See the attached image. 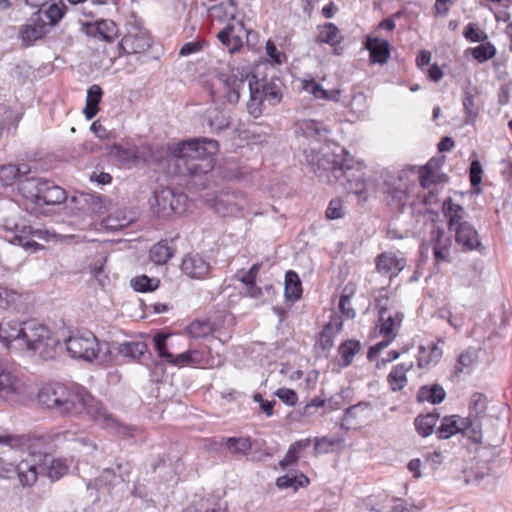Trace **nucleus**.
<instances>
[{
	"mask_svg": "<svg viewBox=\"0 0 512 512\" xmlns=\"http://www.w3.org/2000/svg\"><path fill=\"white\" fill-rule=\"evenodd\" d=\"M343 37L338 27L331 22L325 23L319 28V33L316 41L319 43H326L331 46H336L341 43Z\"/></svg>",
	"mask_w": 512,
	"mask_h": 512,
	"instance_id": "obj_40",
	"label": "nucleus"
},
{
	"mask_svg": "<svg viewBox=\"0 0 512 512\" xmlns=\"http://www.w3.org/2000/svg\"><path fill=\"white\" fill-rule=\"evenodd\" d=\"M467 51H469L472 57L479 63H484L496 55L495 46L491 42L487 41L481 42L480 45L469 48Z\"/></svg>",
	"mask_w": 512,
	"mask_h": 512,
	"instance_id": "obj_46",
	"label": "nucleus"
},
{
	"mask_svg": "<svg viewBox=\"0 0 512 512\" xmlns=\"http://www.w3.org/2000/svg\"><path fill=\"white\" fill-rule=\"evenodd\" d=\"M413 367V363L408 364L401 363L397 364L392 368L387 376V382L390 385V389L394 392L402 390L407 384L406 373Z\"/></svg>",
	"mask_w": 512,
	"mask_h": 512,
	"instance_id": "obj_28",
	"label": "nucleus"
},
{
	"mask_svg": "<svg viewBox=\"0 0 512 512\" xmlns=\"http://www.w3.org/2000/svg\"><path fill=\"white\" fill-rule=\"evenodd\" d=\"M352 294L353 291L351 290L348 293V286H346L339 299V309L343 313V315H345L348 319H353L356 316V311L350 305V299Z\"/></svg>",
	"mask_w": 512,
	"mask_h": 512,
	"instance_id": "obj_62",
	"label": "nucleus"
},
{
	"mask_svg": "<svg viewBox=\"0 0 512 512\" xmlns=\"http://www.w3.org/2000/svg\"><path fill=\"white\" fill-rule=\"evenodd\" d=\"M260 66L253 73L239 71L230 74L220 73L217 82L224 90L223 98L229 104H236L240 99V90L248 81L249 100L246 104L249 115L254 118L261 117L268 108L275 107L283 99L284 83L278 76L268 77L262 74Z\"/></svg>",
	"mask_w": 512,
	"mask_h": 512,
	"instance_id": "obj_2",
	"label": "nucleus"
},
{
	"mask_svg": "<svg viewBox=\"0 0 512 512\" xmlns=\"http://www.w3.org/2000/svg\"><path fill=\"white\" fill-rule=\"evenodd\" d=\"M217 38L231 53L239 51L243 46L242 38L235 34V26L230 23L218 32Z\"/></svg>",
	"mask_w": 512,
	"mask_h": 512,
	"instance_id": "obj_30",
	"label": "nucleus"
},
{
	"mask_svg": "<svg viewBox=\"0 0 512 512\" xmlns=\"http://www.w3.org/2000/svg\"><path fill=\"white\" fill-rule=\"evenodd\" d=\"M443 213L447 218L449 232L451 233L454 228L462 223H469L465 220L466 210L460 204L454 203L452 198H447L443 202Z\"/></svg>",
	"mask_w": 512,
	"mask_h": 512,
	"instance_id": "obj_26",
	"label": "nucleus"
},
{
	"mask_svg": "<svg viewBox=\"0 0 512 512\" xmlns=\"http://www.w3.org/2000/svg\"><path fill=\"white\" fill-rule=\"evenodd\" d=\"M49 32L48 24L43 20L41 11L33 12L29 23L21 29L22 39L24 41H35L44 38Z\"/></svg>",
	"mask_w": 512,
	"mask_h": 512,
	"instance_id": "obj_24",
	"label": "nucleus"
},
{
	"mask_svg": "<svg viewBox=\"0 0 512 512\" xmlns=\"http://www.w3.org/2000/svg\"><path fill=\"white\" fill-rule=\"evenodd\" d=\"M309 445V439L299 440L291 444L284 458L279 462L280 467L285 470L289 466L296 464L300 458V451L306 449Z\"/></svg>",
	"mask_w": 512,
	"mask_h": 512,
	"instance_id": "obj_41",
	"label": "nucleus"
},
{
	"mask_svg": "<svg viewBox=\"0 0 512 512\" xmlns=\"http://www.w3.org/2000/svg\"><path fill=\"white\" fill-rule=\"evenodd\" d=\"M224 442L233 455L246 456L252 448L251 440L248 437H227L224 438Z\"/></svg>",
	"mask_w": 512,
	"mask_h": 512,
	"instance_id": "obj_43",
	"label": "nucleus"
},
{
	"mask_svg": "<svg viewBox=\"0 0 512 512\" xmlns=\"http://www.w3.org/2000/svg\"><path fill=\"white\" fill-rule=\"evenodd\" d=\"M19 194L36 206L59 205L67 199L66 191L54 181L39 177H25L18 184Z\"/></svg>",
	"mask_w": 512,
	"mask_h": 512,
	"instance_id": "obj_6",
	"label": "nucleus"
},
{
	"mask_svg": "<svg viewBox=\"0 0 512 512\" xmlns=\"http://www.w3.org/2000/svg\"><path fill=\"white\" fill-rule=\"evenodd\" d=\"M295 134L309 142H322L328 139L330 130L321 121L303 119L295 123Z\"/></svg>",
	"mask_w": 512,
	"mask_h": 512,
	"instance_id": "obj_20",
	"label": "nucleus"
},
{
	"mask_svg": "<svg viewBox=\"0 0 512 512\" xmlns=\"http://www.w3.org/2000/svg\"><path fill=\"white\" fill-rule=\"evenodd\" d=\"M203 359V354L199 350H187L178 355L172 356L171 360H169V365L176 367H185L189 365L201 364Z\"/></svg>",
	"mask_w": 512,
	"mask_h": 512,
	"instance_id": "obj_42",
	"label": "nucleus"
},
{
	"mask_svg": "<svg viewBox=\"0 0 512 512\" xmlns=\"http://www.w3.org/2000/svg\"><path fill=\"white\" fill-rule=\"evenodd\" d=\"M79 402L76 414L82 409L87 415L98 425L104 429L114 431L117 435L124 438H133L136 428L120 423L111 413H109L104 405L95 399L84 387L79 388Z\"/></svg>",
	"mask_w": 512,
	"mask_h": 512,
	"instance_id": "obj_8",
	"label": "nucleus"
},
{
	"mask_svg": "<svg viewBox=\"0 0 512 512\" xmlns=\"http://www.w3.org/2000/svg\"><path fill=\"white\" fill-rule=\"evenodd\" d=\"M474 364L473 353L466 351L459 355L457 363L454 367V375L457 376L460 373H470L471 367Z\"/></svg>",
	"mask_w": 512,
	"mask_h": 512,
	"instance_id": "obj_56",
	"label": "nucleus"
},
{
	"mask_svg": "<svg viewBox=\"0 0 512 512\" xmlns=\"http://www.w3.org/2000/svg\"><path fill=\"white\" fill-rule=\"evenodd\" d=\"M187 200V195L182 192H175L169 187L162 188L154 192L151 209L158 218L168 219L186 212Z\"/></svg>",
	"mask_w": 512,
	"mask_h": 512,
	"instance_id": "obj_9",
	"label": "nucleus"
},
{
	"mask_svg": "<svg viewBox=\"0 0 512 512\" xmlns=\"http://www.w3.org/2000/svg\"><path fill=\"white\" fill-rule=\"evenodd\" d=\"M363 43L369 52L370 63L380 65L387 63L391 54V45L388 40L367 36Z\"/></svg>",
	"mask_w": 512,
	"mask_h": 512,
	"instance_id": "obj_23",
	"label": "nucleus"
},
{
	"mask_svg": "<svg viewBox=\"0 0 512 512\" xmlns=\"http://www.w3.org/2000/svg\"><path fill=\"white\" fill-rule=\"evenodd\" d=\"M308 163L316 176L326 175L329 182L333 177L336 181H341L348 193L358 195L364 202L367 200L364 164L361 161H356L345 148H340L339 154L323 153L311 148Z\"/></svg>",
	"mask_w": 512,
	"mask_h": 512,
	"instance_id": "obj_3",
	"label": "nucleus"
},
{
	"mask_svg": "<svg viewBox=\"0 0 512 512\" xmlns=\"http://www.w3.org/2000/svg\"><path fill=\"white\" fill-rule=\"evenodd\" d=\"M342 329V322L332 321L328 322L320 333L318 345L323 351H329L334 345V338Z\"/></svg>",
	"mask_w": 512,
	"mask_h": 512,
	"instance_id": "obj_36",
	"label": "nucleus"
},
{
	"mask_svg": "<svg viewBox=\"0 0 512 512\" xmlns=\"http://www.w3.org/2000/svg\"><path fill=\"white\" fill-rule=\"evenodd\" d=\"M170 337V334L164 331H158L153 336V345L154 350L158 355V360L153 359L152 357L148 359V362L151 364L150 374L151 377L158 380L165 373V365L169 364V360H171L173 353L169 351L167 346V340Z\"/></svg>",
	"mask_w": 512,
	"mask_h": 512,
	"instance_id": "obj_14",
	"label": "nucleus"
},
{
	"mask_svg": "<svg viewBox=\"0 0 512 512\" xmlns=\"http://www.w3.org/2000/svg\"><path fill=\"white\" fill-rule=\"evenodd\" d=\"M462 103L465 112V123L473 124L478 116V110L475 106L474 96L471 92H465Z\"/></svg>",
	"mask_w": 512,
	"mask_h": 512,
	"instance_id": "obj_55",
	"label": "nucleus"
},
{
	"mask_svg": "<svg viewBox=\"0 0 512 512\" xmlns=\"http://www.w3.org/2000/svg\"><path fill=\"white\" fill-rule=\"evenodd\" d=\"M208 125L214 132H221L230 125L228 117L222 111H216L209 117Z\"/></svg>",
	"mask_w": 512,
	"mask_h": 512,
	"instance_id": "obj_60",
	"label": "nucleus"
},
{
	"mask_svg": "<svg viewBox=\"0 0 512 512\" xmlns=\"http://www.w3.org/2000/svg\"><path fill=\"white\" fill-rule=\"evenodd\" d=\"M119 47L126 54H138L151 47V39L147 34L142 32L127 34L121 39Z\"/></svg>",
	"mask_w": 512,
	"mask_h": 512,
	"instance_id": "obj_25",
	"label": "nucleus"
},
{
	"mask_svg": "<svg viewBox=\"0 0 512 512\" xmlns=\"http://www.w3.org/2000/svg\"><path fill=\"white\" fill-rule=\"evenodd\" d=\"M445 397L446 392L444 388L439 384L421 386L417 392L418 402L427 401L433 405L443 402Z\"/></svg>",
	"mask_w": 512,
	"mask_h": 512,
	"instance_id": "obj_29",
	"label": "nucleus"
},
{
	"mask_svg": "<svg viewBox=\"0 0 512 512\" xmlns=\"http://www.w3.org/2000/svg\"><path fill=\"white\" fill-rule=\"evenodd\" d=\"M34 466L36 477L39 474H46L52 481H57L68 472V466L65 460L54 458L51 454H40L37 463H29Z\"/></svg>",
	"mask_w": 512,
	"mask_h": 512,
	"instance_id": "obj_16",
	"label": "nucleus"
},
{
	"mask_svg": "<svg viewBox=\"0 0 512 512\" xmlns=\"http://www.w3.org/2000/svg\"><path fill=\"white\" fill-rule=\"evenodd\" d=\"M25 391L24 380L9 366L8 362L0 358V398L7 401L14 400Z\"/></svg>",
	"mask_w": 512,
	"mask_h": 512,
	"instance_id": "obj_13",
	"label": "nucleus"
},
{
	"mask_svg": "<svg viewBox=\"0 0 512 512\" xmlns=\"http://www.w3.org/2000/svg\"><path fill=\"white\" fill-rule=\"evenodd\" d=\"M439 417L440 415L436 410L424 415H418L414 420L416 432L422 437L430 436L435 429Z\"/></svg>",
	"mask_w": 512,
	"mask_h": 512,
	"instance_id": "obj_31",
	"label": "nucleus"
},
{
	"mask_svg": "<svg viewBox=\"0 0 512 512\" xmlns=\"http://www.w3.org/2000/svg\"><path fill=\"white\" fill-rule=\"evenodd\" d=\"M248 207L246 195L234 189H223L216 196L212 204L215 212L223 217L242 216Z\"/></svg>",
	"mask_w": 512,
	"mask_h": 512,
	"instance_id": "obj_10",
	"label": "nucleus"
},
{
	"mask_svg": "<svg viewBox=\"0 0 512 512\" xmlns=\"http://www.w3.org/2000/svg\"><path fill=\"white\" fill-rule=\"evenodd\" d=\"M464 38L472 43H481L488 40V35L481 30L477 23H468L463 30Z\"/></svg>",
	"mask_w": 512,
	"mask_h": 512,
	"instance_id": "obj_52",
	"label": "nucleus"
},
{
	"mask_svg": "<svg viewBox=\"0 0 512 512\" xmlns=\"http://www.w3.org/2000/svg\"><path fill=\"white\" fill-rule=\"evenodd\" d=\"M187 332L192 338H203L210 332V327L206 322L193 321L187 327Z\"/></svg>",
	"mask_w": 512,
	"mask_h": 512,
	"instance_id": "obj_63",
	"label": "nucleus"
},
{
	"mask_svg": "<svg viewBox=\"0 0 512 512\" xmlns=\"http://www.w3.org/2000/svg\"><path fill=\"white\" fill-rule=\"evenodd\" d=\"M0 445L22 450L27 445V439L23 435L3 434L0 435Z\"/></svg>",
	"mask_w": 512,
	"mask_h": 512,
	"instance_id": "obj_57",
	"label": "nucleus"
},
{
	"mask_svg": "<svg viewBox=\"0 0 512 512\" xmlns=\"http://www.w3.org/2000/svg\"><path fill=\"white\" fill-rule=\"evenodd\" d=\"M442 354V349L435 343L431 344L428 348L420 346L418 353V366L420 368H425L430 365H435L441 359Z\"/></svg>",
	"mask_w": 512,
	"mask_h": 512,
	"instance_id": "obj_38",
	"label": "nucleus"
},
{
	"mask_svg": "<svg viewBox=\"0 0 512 512\" xmlns=\"http://www.w3.org/2000/svg\"><path fill=\"white\" fill-rule=\"evenodd\" d=\"M64 344L71 358L88 362L98 359L101 363L111 360L110 342L98 341L91 331H77L65 339Z\"/></svg>",
	"mask_w": 512,
	"mask_h": 512,
	"instance_id": "obj_5",
	"label": "nucleus"
},
{
	"mask_svg": "<svg viewBox=\"0 0 512 512\" xmlns=\"http://www.w3.org/2000/svg\"><path fill=\"white\" fill-rule=\"evenodd\" d=\"M111 346V360L114 361L118 356L122 357L128 362H138L151 369V364L148 359L151 358V352L148 345L143 341H124L122 343L110 342Z\"/></svg>",
	"mask_w": 512,
	"mask_h": 512,
	"instance_id": "obj_11",
	"label": "nucleus"
},
{
	"mask_svg": "<svg viewBox=\"0 0 512 512\" xmlns=\"http://www.w3.org/2000/svg\"><path fill=\"white\" fill-rule=\"evenodd\" d=\"M285 297L290 301H297L302 296V284L298 274L293 270H288L285 274Z\"/></svg>",
	"mask_w": 512,
	"mask_h": 512,
	"instance_id": "obj_35",
	"label": "nucleus"
},
{
	"mask_svg": "<svg viewBox=\"0 0 512 512\" xmlns=\"http://www.w3.org/2000/svg\"><path fill=\"white\" fill-rule=\"evenodd\" d=\"M24 330V321H10L5 324H0V342L5 345L10 344L12 341L21 340L23 338L22 331Z\"/></svg>",
	"mask_w": 512,
	"mask_h": 512,
	"instance_id": "obj_33",
	"label": "nucleus"
},
{
	"mask_svg": "<svg viewBox=\"0 0 512 512\" xmlns=\"http://www.w3.org/2000/svg\"><path fill=\"white\" fill-rule=\"evenodd\" d=\"M483 168L481 162L478 159H473L469 166V181L473 193L479 195L482 193Z\"/></svg>",
	"mask_w": 512,
	"mask_h": 512,
	"instance_id": "obj_47",
	"label": "nucleus"
},
{
	"mask_svg": "<svg viewBox=\"0 0 512 512\" xmlns=\"http://www.w3.org/2000/svg\"><path fill=\"white\" fill-rule=\"evenodd\" d=\"M376 270L390 279L396 277L406 266V259L392 252H383L375 259Z\"/></svg>",
	"mask_w": 512,
	"mask_h": 512,
	"instance_id": "obj_22",
	"label": "nucleus"
},
{
	"mask_svg": "<svg viewBox=\"0 0 512 512\" xmlns=\"http://www.w3.org/2000/svg\"><path fill=\"white\" fill-rule=\"evenodd\" d=\"M404 315L402 312L395 311L394 314L387 313L383 317L379 316V321L381 322L379 333L384 338L393 337V340L396 337L394 330L396 327H399L403 321Z\"/></svg>",
	"mask_w": 512,
	"mask_h": 512,
	"instance_id": "obj_34",
	"label": "nucleus"
},
{
	"mask_svg": "<svg viewBox=\"0 0 512 512\" xmlns=\"http://www.w3.org/2000/svg\"><path fill=\"white\" fill-rule=\"evenodd\" d=\"M119 474L116 473L114 468H106L103 470L99 480L105 485H116L120 482L125 481V476L128 475L129 471L122 472V465L119 464L116 467Z\"/></svg>",
	"mask_w": 512,
	"mask_h": 512,
	"instance_id": "obj_50",
	"label": "nucleus"
},
{
	"mask_svg": "<svg viewBox=\"0 0 512 512\" xmlns=\"http://www.w3.org/2000/svg\"><path fill=\"white\" fill-rule=\"evenodd\" d=\"M22 341L28 350L37 351L50 346H61L59 340L50 336L49 329L36 320L24 321Z\"/></svg>",
	"mask_w": 512,
	"mask_h": 512,
	"instance_id": "obj_12",
	"label": "nucleus"
},
{
	"mask_svg": "<svg viewBox=\"0 0 512 512\" xmlns=\"http://www.w3.org/2000/svg\"><path fill=\"white\" fill-rule=\"evenodd\" d=\"M19 178V169L15 164H6L0 166V186L8 187L15 183Z\"/></svg>",
	"mask_w": 512,
	"mask_h": 512,
	"instance_id": "obj_51",
	"label": "nucleus"
},
{
	"mask_svg": "<svg viewBox=\"0 0 512 512\" xmlns=\"http://www.w3.org/2000/svg\"><path fill=\"white\" fill-rule=\"evenodd\" d=\"M329 220H337L344 217L343 201L340 198L331 199L325 212Z\"/></svg>",
	"mask_w": 512,
	"mask_h": 512,
	"instance_id": "obj_61",
	"label": "nucleus"
},
{
	"mask_svg": "<svg viewBox=\"0 0 512 512\" xmlns=\"http://www.w3.org/2000/svg\"><path fill=\"white\" fill-rule=\"evenodd\" d=\"M452 232H454L455 242L463 252L477 250L482 253L485 250L477 230L471 223H462Z\"/></svg>",
	"mask_w": 512,
	"mask_h": 512,
	"instance_id": "obj_18",
	"label": "nucleus"
},
{
	"mask_svg": "<svg viewBox=\"0 0 512 512\" xmlns=\"http://www.w3.org/2000/svg\"><path fill=\"white\" fill-rule=\"evenodd\" d=\"M83 31L88 37L97 38L109 43L113 42L118 35L116 23L107 19L84 23Z\"/></svg>",
	"mask_w": 512,
	"mask_h": 512,
	"instance_id": "obj_21",
	"label": "nucleus"
},
{
	"mask_svg": "<svg viewBox=\"0 0 512 512\" xmlns=\"http://www.w3.org/2000/svg\"><path fill=\"white\" fill-rule=\"evenodd\" d=\"M461 433L474 443L482 442L481 425L477 419L471 417L461 419Z\"/></svg>",
	"mask_w": 512,
	"mask_h": 512,
	"instance_id": "obj_45",
	"label": "nucleus"
},
{
	"mask_svg": "<svg viewBox=\"0 0 512 512\" xmlns=\"http://www.w3.org/2000/svg\"><path fill=\"white\" fill-rule=\"evenodd\" d=\"M370 408V403L361 401L345 409L343 415V425L350 424V422L359 417L360 412L367 411Z\"/></svg>",
	"mask_w": 512,
	"mask_h": 512,
	"instance_id": "obj_59",
	"label": "nucleus"
},
{
	"mask_svg": "<svg viewBox=\"0 0 512 512\" xmlns=\"http://www.w3.org/2000/svg\"><path fill=\"white\" fill-rule=\"evenodd\" d=\"M348 106L350 107L351 112L355 114L364 113L368 107L366 95L361 91L354 92Z\"/></svg>",
	"mask_w": 512,
	"mask_h": 512,
	"instance_id": "obj_58",
	"label": "nucleus"
},
{
	"mask_svg": "<svg viewBox=\"0 0 512 512\" xmlns=\"http://www.w3.org/2000/svg\"><path fill=\"white\" fill-rule=\"evenodd\" d=\"M487 397L485 394L480 392H475L471 396L470 400V416H474L475 418H482L486 414L487 410Z\"/></svg>",
	"mask_w": 512,
	"mask_h": 512,
	"instance_id": "obj_49",
	"label": "nucleus"
},
{
	"mask_svg": "<svg viewBox=\"0 0 512 512\" xmlns=\"http://www.w3.org/2000/svg\"><path fill=\"white\" fill-rule=\"evenodd\" d=\"M180 269L190 279L204 280L210 276L212 267L202 255L188 253L183 257Z\"/></svg>",
	"mask_w": 512,
	"mask_h": 512,
	"instance_id": "obj_17",
	"label": "nucleus"
},
{
	"mask_svg": "<svg viewBox=\"0 0 512 512\" xmlns=\"http://www.w3.org/2000/svg\"><path fill=\"white\" fill-rule=\"evenodd\" d=\"M19 299L20 294L18 292L0 284V310L14 308Z\"/></svg>",
	"mask_w": 512,
	"mask_h": 512,
	"instance_id": "obj_53",
	"label": "nucleus"
},
{
	"mask_svg": "<svg viewBox=\"0 0 512 512\" xmlns=\"http://www.w3.org/2000/svg\"><path fill=\"white\" fill-rule=\"evenodd\" d=\"M461 419L457 415L444 417L436 430L437 437L439 439H448L457 433H461Z\"/></svg>",
	"mask_w": 512,
	"mask_h": 512,
	"instance_id": "obj_39",
	"label": "nucleus"
},
{
	"mask_svg": "<svg viewBox=\"0 0 512 512\" xmlns=\"http://www.w3.org/2000/svg\"><path fill=\"white\" fill-rule=\"evenodd\" d=\"M67 6L63 3H52L45 10V15L49 19L51 26H56L66 15Z\"/></svg>",
	"mask_w": 512,
	"mask_h": 512,
	"instance_id": "obj_54",
	"label": "nucleus"
},
{
	"mask_svg": "<svg viewBox=\"0 0 512 512\" xmlns=\"http://www.w3.org/2000/svg\"><path fill=\"white\" fill-rule=\"evenodd\" d=\"M174 255V249L169 246L167 240H160L149 251V258L157 265H163Z\"/></svg>",
	"mask_w": 512,
	"mask_h": 512,
	"instance_id": "obj_37",
	"label": "nucleus"
},
{
	"mask_svg": "<svg viewBox=\"0 0 512 512\" xmlns=\"http://www.w3.org/2000/svg\"><path fill=\"white\" fill-rule=\"evenodd\" d=\"M219 151L216 140L206 137L179 142L168 149L163 147L140 152L137 146L115 144L112 153L123 165L144 163L162 165L165 158L174 161L175 175L184 179L189 189L199 191L209 186L214 168V156Z\"/></svg>",
	"mask_w": 512,
	"mask_h": 512,
	"instance_id": "obj_1",
	"label": "nucleus"
},
{
	"mask_svg": "<svg viewBox=\"0 0 512 512\" xmlns=\"http://www.w3.org/2000/svg\"><path fill=\"white\" fill-rule=\"evenodd\" d=\"M79 388L81 386L67 387L59 382L48 383L39 390L38 401L60 415L76 414L80 399Z\"/></svg>",
	"mask_w": 512,
	"mask_h": 512,
	"instance_id": "obj_7",
	"label": "nucleus"
},
{
	"mask_svg": "<svg viewBox=\"0 0 512 512\" xmlns=\"http://www.w3.org/2000/svg\"><path fill=\"white\" fill-rule=\"evenodd\" d=\"M33 469L34 466H29L27 461L15 465L0 458V478L12 479L17 476L23 486H32L36 482V472Z\"/></svg>",
	"mask_w": 512,
	"mask_h": 512,
	"instance_id": "obj_15",
	"label": "nucleus"
},
{
	"mask_svg": "<svg viewBox=\"0 0 512 512\" xmlns=\"http://www.w3.org/2000/svg\"><path fill=\"white\" fill-rule=\"evenodd\" d=\"M266 54L272 64L280 65L286 58L285 54L280 52L272 40H268L265 45Z\"/></svg>",
	"mask_w": 512,
	"mask_h": 512,
	"instance_id": "obj_64",
	"label": "nucleus"
},
{
	"mask_svg": "<svg viewBox=\"0 0 512 512\" xmlns=\"http://www.w3.org/2000/svg\"><path fill=\"white\" fill-rule=\"evenodd\" d=\"M430 242L436 263L451 261L452 236L450 233H447L442 227H434L430 232Z\"/></svg>",
	"mask_w": 512,
	"mask_h": 512,
	"instance_id": "obj_19",
	"label": "nucleus"
},
{
	"mask_svg": "<svg viewBox=\"0 0 512 512\" xmlns=\"http://www.w3.org/2000/svg\"><path fill=\"white\" fill-rule=\"evenodd\" d=\"M229 4H224L220 2L217 5L209 8V16L213 20H217L219 22H227L235 19L236 13L234 12V8H230Z\"/></svg>",
	"mask_w": 512,
	"mask_h": 512,
	"instance_id": "obj_48",
	"label": "nucleus"
},
{
	"mask_svg": "<svg viewBox=\"0 0 512 512\" xmlns=\"http://www.w3.org/2000/svg\"><path fill=\"white\" fill-rule=\"evenodd\" d=\"M362 345L359 340L347 339L343 341L338 347L339 358L336 360V365L340 369L349 367L353 363L354 356L361 351Z\"/></svg>",
	"mask_w": 512,
	"mask_h": 512,
	"instance_id": "obj_27",
	"label": "nucleus"
},
{
	"mask_svg": "<svg viewBox=\"0 0 512 512\" xmlns=\"http://www.w3.org/2000/svg\"><path fill=\"white\" fill-rule=\"evenodd\" d=\"M309 484V478L297 470L280 476L276 480V485L280 489L293 488L295 491Z\"/></svg>",
	"mask_w": 512,
	"mask_h": 512,
	"instance_id": "obj_32",
	"label": "nucleus"
},
{
	"mask_svg": "<svg viewBox=\"0 0 512 512\" xmlns=\"http://www.w3.org/2000/svg\"><path fill=\"white\" fill-rule=\"evenodd\" d=\"M0 225L3 227V237L7 242L29 253L43 250L44 245L38 241L48 242L53 237L47 229L29 224L22 217L19 204L12 200L0 202Z\"/></svg>",
	"mask_w": 512,
	"mask_h": 512,
	"instance_id": "obj_4",
	"label": "nucleus"
},
{
	"mask_svg": "<svg viewBox=\"0 0 512 512\" xmlns=\"http://www.w3.org/2000/svg\"><path fill=\"white\" fill-rule=\"evenodd\" d=\"M131 287L136 292H153L160 286V280L155 277H149L146 274L135 276L130 281Z\"/></svg>",
	"mask_w": 512,
	"mask_h": 512,
	"instance_id": "obj_44",
	"label": "nucleus"
}]
</instances>
